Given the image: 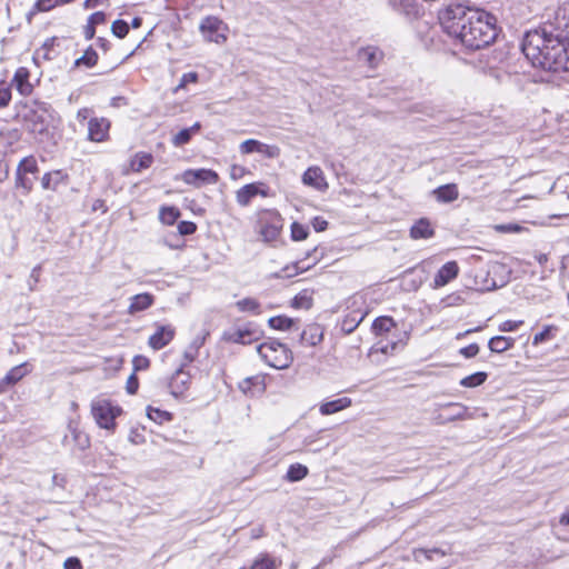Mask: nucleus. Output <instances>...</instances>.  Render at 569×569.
<instances>
[{
    "instance_id": "obj_1",
    "label": "nucleus",
    "mask_w": 569,
    "mask_h": 569,
    "mask_svg": "<svg viewBox=\"0 0 569 569\" xmlns=\"http://www.w3.org/2000/svg\"><path fill=\"white\" fill-rule=\"evenodd\" d=\"M439 22L445 33L469 50L486 48L498 36L495 16L460 3L449 4L440 11Z\"/></svg>"
},
{
    "instance_id": "obj_2",
    "label": "nucleus",
    "mask_w": 569,
    "mask_h": 569,
    "mask_svg": "<svg viewBox=\"0 0 569 569\" xmlns=\"http://www.w3.org/2000/svg\"><path fill=\"white\" fill-rule=\"evenodd\" d=\"M54 109L47 102L33 100L22 106L18 113L26 129L38 136L48 133L54 120Z\"/></svg>"
},
{
    "instance_id": "obj_3",
    "label": "nucleus",
    "mask_w": 569,
    "mask_h": 569,
    "mask_svg": "<svg viewBox=\"0 0 569 569\" xmlns=\"http://www.w3.org/2000/svg\"><path fill=\"white\" fill-rule=\"evenodd\" d=\"M556 32L553 23H549L525 34L521 50L526 58L531 61L532 66L538 67V62H542L545 52L548 50L547 46L553 42Z\"/></svg>"
},
{
    "instance_id": "obj_4",
    "label": "nucleus",
    "mask_w": 569,
    "mask_h": 569,
    "mask_svg": "<svg viewBox=\"0 0 569 569\" xmlns=\"http://www.w3.org/2000/svg\"><path fill=\"white\" fill-rule=\"evenodd\" d=\"M547 49L538 67L550 72L569 71V41L556 32L553 42L547 46Z\"/></svg>"
},
{
    "instance_id": "obj_5",
    "label": "nucleus",
    "mask_w": 569,
    "mask_h": 569,
    "mask_svg": "<svg viewBox=\"0 0 569 569\" xmlns=\"http://www.w3.org/2000/svg\"><path fill=\"white\" fill-rule=\"evenodd\" d=\"M257 351L266 363L274 369H286L293 360L291 350L274 339L259 345Z\"/></svg>"
},
{
    "instance_id": "obj_6",
    "label": "nucleus",
    "mask_w": 569,
    "mask_h": 569,
    "mask_svg": "<svg viewBox=\"0 0 569 569\" xmlns=\"http://www.w3.org/2000/svg\"><path fill=\"white\" fill-rule=\"evenodd\" d=\"M91 412L99 427L111 430L116 427L114 419L121 413V408L112 406L108 400L100 399L92 402Z\"/></svg>"
},
{
    "instance_id": "obj_7",
    "label": "nucleus",
    "mask_w": 569,
    "mask_h": 569,
    "mask_svg": "<svg viewBox=\"0 0 569 569\" xmlns=\"http://www.w3.org/2000/svg\"><path fill=\"white\" fill-rule=\"evenodd\" d=\"M259 234L261 236L262 241L269 243L278 239L283 227V220L278 212L267 211L259 219Z\"/></svg>"
},
{
    "instance_id": "obj_8",
    "label": "nucleus",
    "mask_w": 569,
    "mask_h": 569,
    "mask_svg": "<svg viewBox=\"0 0 569 569\" xmlns=\"http://www.w3.org/2000/svg\"><path fill=\"white\" fill-rule=\"evenodd\" d=\"M200 32L206 40L222 43L227 40L226 31L228 30L227 24L219 18L208 16L202 19L199 26Z\"/></svg>"
},
{
    "instance_id": "obj_9",
    "label": "nucleus",
    "mask_w": 569,
    "mask_h": 569,
    "mask_svg": "<svg viewBox=\"0 0 569 569\" xmlns=\"http://www.w3.org/2000/svg\"><path fill=\"white\" fill-rule=\"evenodd\" d=\"M183 182L197 188L202 184H216L219 181V174L211 169H188L181 176Z\"/></svg>"
},
{
    "instance_id": "obj_10",
    "label": "nucleus",
    "mask_w": 569,
    "mask_h": 569,
    "mask_svg": "<svg viewBox=\"0 0 569 569\" xmlns=\"http://www.w3.org/2000/svg\"><path fill=\"white\" fill-rule=\"evenodd\" d=\"M322 254L323 253H319V249L315 247L312 250L307 252L306 258L293 262L291 266L284 267L282 272L286 277L297 276L315 266L321 259Z\"/></svg>"
},
{
    "instance_id": "obj_11",
    "label": "nucleus",
    "mask_w": 569,
    "mask_h": 569,
    "mask_svg": "<svg viewBox=\"0 0 569 569\" xmlns=\"http://www.w3.org/2000/svg\"><path fill=\"white\" fill-rule=\"evenodd\" d=\"M183 367L184 365H181V367L176 370L168 383L170 395L177 399L184 396L191 383V376L183 370Z\"/></svg>"
},
{
    "instance_id": "obj_12",
    "label": "nucleus",
    "mask_w": 569,
    "mask_h": 569,
    "mask_svg": "<svg viewBox=\"0 0 569 569\" xmlns=\"http://www.w3.org/2000/svg\"><path fill=\"white\" fill-rule=\"evenodd\" d=\"M263 331L254 323L249 322L243 328L237 329L229 336V340L234 343L249 345L262 338Z\"/></svg>"
},
{
    "instance_id": "obj_13",
    "label": "nucleus",
    "mask_w": 569,
    "mask_h": 569,
    "mask_svg": "<svg viewBox=\"0 0 569 569\" xmlns=\"http://www.w3.org/2000/svg\"><path fill=\"white\" fill-rule=\"evenodd\" d=\"M110 121L107 118H91L88 122V139L103 142L109 137Z\"/></svg>"
},
{
    "instance_id": "obj_14",
    "label": "nucleus",
    "mask_w": 569,
    "mask_h": 569,
    "mask_svg": "<svg viewBox=\"0 0 569 569\" xmlns=\"http://www.w3.org/2000/svg\"><path fill=\"white\" fill-rule=\"evenodd\" d=\"M176 333V330L170 325H159L157 330L149 338V346L153 350H160L171 342Z\"/></svg>"
},
{
    "instance_id": "obj_15",
    "label": "nucleus",
    "mask_w": 569,
    "mask_h": 569,
    "mask_svg": "<svg viewBox=\"0 0 569 569\" xmlns=\"http://www.w3.org/2000/svg\"><path fill=\"white\" fill-rule=\"evenodd\" d=\"M441 410L442 411L438 415L437 419L440 423H447L450 421L465 419L468 409L461 403L450 402L442 406Z\"/></svg>"
},
{
    "instance_id": "obj_16",
    "label": "nucleus",
    "mask_w": 569,
    "mask_h": 569,
    "mask_svg": "<svg viewBox=\"0 0 569 569\" xmlns=\"http://www.w3.org/2000/svg\"><path fill=\"white\" fill-rule=\"evenodd\" d=\"M459 273V267L456 261L446 262L433 278V288H441L456 279Z\"/></svg>"
},
{
    "instance_id": "obj_17",
    "label": "nucleus",
    "mask_w": 569,
    "mask_h": 569,
    "mask_svg": "<svg viewBox=\"0 0 569 569\" xmlns=\"http://www.w3.org/2000/svg\"><path fill=\"white\" fill-rule=\"evenodd\" d=\"M302 182L306 186L312 187L316 190L325 191L328 188V183L323 176V171L319 167H310L302 174Z\"/></svg>"
},
{
    "instance_id": "obj_18",
    "label": "nucleus",
    "mask_w": 569,
    "mask_h": 569,
    "mask_svg": "<svg viewBox=\"0 0 569 569\" xmlns=\"http://www.w3.org/2000/svg\"><path fill=\"white\" fill-rule=\"evenodd\" d=\"M260 186H262L261 182H253V183H248V184L243 186L242 188H240L236 192L237 202L241 207H247L256 196L261 194V196L266 197L267 192L264 190H261Z\"/></svg>"
},
{
    "instance_id": "obj_19",
    "label": "nucleus",
    "mask_w": 569,
    "mask_h": 569,
    "mask_svg": "<svg viewBox=\"0 0 569 569\" xmlns=\"http://www.w3.org/2000/svg\"><path fill=\"white\" fill-rule=\"evenodd\" d=\"M29 77L30 72L24 67L18 68L13 76L12 83L22 96H29L33 90V87L29 81Z\"/></svg>"
},
{
    "instance_id": "obj_20",
    "label": "nucleus",
    "mask_w": 569,
    "mask_h": 569,
    "mask_svg": "<svg viewBox=\"0 0 569 569\" xmlns=\"http://www.w3.org/2000/svg\"><path fill=\"white\" fill-rule=\"evenodd\" d=\"M435 236V229L427 218H421L410 228V237L415 240L430 239Z\"/></svg>"
},
{
    "instance_id": "obj_21",
    "label": "nucleus",
    "mask_w": 569,
    "mask_h": 569,
    "mask_svg": "<svg viewBox=\"0 0 569 569\" xmlns=\"http://www.w3.org/2000/svg\"><path fill=\"white\" fill-rule=\"evenodd\" d=\"M322 338L323 332L318 325H310L300 333V341L305 346L315 347L322 341Z\"/></svg>"
},
{
    "instance_id": "obj_22",
    "label": "nucleus",
    "mask_w": 569,
    "mask_h": 569,
    "mask_svg": "<svg viewBox=\"0 0 569 569\" xmlns=\"http://www.w3.org/2000/svg\"><path fill=\"white\" fill-rule=\"evenodd\" d=\"M381 59L382 52L377 47L369 46L358 51V60L370 68H376Z\"/></svg>"
},
{
    "instance_id": "obj_23",
    "label": "nucleus",
    "mask_w": 569,
    "mask_h": 569,
    "mask_svg": "<svg viewBox=\"0 0 569 569\" xmlns=\"http://www.w3.org/2000/svg\"><path fill=\"white\" fill-rule=\"evenodd\" d=\"M154 297L148 292L136 295L131 298L129 313L133 315L143 311L153 305Z\"/></svg>"
},
{
    "instance_id": "obj_24",
    "label": "nucleus",
    "mask_w": 569,
    "mask_h": 569,
    "mask_svg": "<svg viewBox=\"0 0 569 569\" xmlns=\"http://www.w3.org/2000/svg\"><path fill=\"white\" fill-rule=\"evenodd\" d=\"M433 194L439 202L449 203L458 199L459 192L457 184L448 183L433 190Z\"/></svg>"
},
{
    "instance_id": "obj_25",
    "label": "nucleus",
    "mask_w": 569,
    "mask_h": 569,
    "mask_svg": "<svg viewBox=\"0 0 569 569\" xmlns=\"http://www.w3.org/2000/svg\"><path fill=\"white\" fill-rule=\"evenodd\" d=\"M552 23L557 32L569 41V7L560 8L556 13L555 22Z\"/></svg>"
},
{
    "instance_id": "obj_26",
    "label": "nucleus",
    "mask_w": 569,
    "mask_h": 569,
    "mask_svg": "<svg viewBox=\"0 0 569 569\" xmlns=\"http://www.w3.org/2000/svg\"><path fill=\"white\" fill-rule=\"evenodd\" d=\"M67 177L61 170L47 172L41 179V186L44 190H57L59 184L66 181Z\"/></svg>"
},
{
    "instance_id": "obj_27",
    "label": "nucleus",
    "mask_w": 569,
    "mask_h": 569,
    "mask_svg": "<svg viewBox=\"0 0 569 569\" xmlns=\"http://www.w3.org/2000/svg\"><path fill=\"white\" fill-rule=\"evenodd\" d=\"M515 338L496 336L489 340L488 347L492 352L501 353L512 348L515 346Z\"/></svg>"
},
{
    "instance_id": "obj_28",
    "label": "nucleus",
    "mask_w": 569,
    "mask_h": 569,
    "mask_svg": "<svg viewBox=\"0 0 569 569\" xmlns=\"http://www.w3.org/2000/svg\"><path fill=\"white\" fill-rule=\"evenodd\" d=\"M351 406V399L343 397L332 401L325 402L320 406V412L323 416L336 413Z\"/></svg>"
},
{
    "instance_id": "obj_29",
    "label": "nucleus",
    "mask_w": 569,
    "mask_h": 569,
    "mask_svg": "<svg viewBox=\"0 0 569 569\" xmlns=\"http://www.w3.org/2000/svg\"><path fill=\"white\" fill-rule=\"evenodd\" d=\"M281 561L271 557L268 553L259 555L250 567H242L240 569H278Z\"/></svg>"
},
{
    "instance_id": "obj_30",
    "label": "nucleus",
    "mask_w": 569,
    "mask_h": 569,
    "mask_svg": "<svg viewBox=\"0 0 569 569\" xmlns=\"http://www.w3.org/2000/svg\"><path fill=\"white\" fill-rule=\"evenodd\" d=\"M201 129L200 122H196L190 128H184L180 130L177 134L172 138V143L174 147H182L191 140L192 136L197 133Z\"/></svg>"
},
{
    "instance_id": "obj_31",
    "label": "nucleus",
    "mask_w": 569,
    "mask_h": 569,
    "mask_svg": "<svg viewBox=\"0 0 569 569\" xmlns=\"http://www.w3.org/2000/svg\"><path fill=\"white\" fill-rule=\"evenodd\" d=\"M408 339H409V335H408V332L405 331L401 333V337L396 341L390 340V341H387L385 345H382V341H380L378 343L379 345L378 350L385 355H392L399 348H403L407 345Z\"/></svg>"
},
{
    "instance_id": "obj_32",
    "label": "nucleus",
    "mask_w": 569,
    "mask_h": 569,
    "mask_svg": "<svg viewBox=\"0 0 569 569\" xmlns=\"http://www.w3.org/2000/svg\"><path fill=\"white\" fill-rule=\"evenodd\" d=\"M153 162V157L151 153L147 152H138L130 161V167L132 171L140 172L143 169L149 168Z\"/></svg>"
},
{
    "instance_id": "obj_33",
    "label": "nucleus",
    "mask_w": 569,
    "mask_h": 569,
    "mask_svg": "<svg viewBox=\"0 0 569 569\" xmlns=\"http://www.w3.org/2000/svg\"><path fill=\"white\" fill-rule=\"evenodd\" d=\"M239 388L244 393L253 395V388H256L258 392H262L264 390L263 378L259 376L248 377L240 382Z\"/></svg>"
},
{
    "instance_id": "obj_34",
    "label": "nucleus",
    "mask_w": 569,
    "mask_h": 569,
    "mask_svg": "<svg viewBox=\"0 0 569 569\" xmlns=\"http://www.w3.org/2000/svg\"><path fill=\"white\" fill-rule=\"evenodd\" d=\"M29 371L30 370L28 368L27 362L16 366L7 372V375L4 376V381L9 382L10 386H13L18 381H20L24 376H27Z\"/></svg>"
},
{
    "instance_id": "obj_35",
    "label": "nucleus",
    "mask_w": 569,
    "mask_h": 569,
    "mask_svg": "<svg viewBox=\"0 0 569 569\" xmlns=\"http://www.w3.org/2000/svg\"><path fill=\"white\" fill-rule=\"evenodd\" d=\"M268 323H269L270 328H272L274 330L286 331V330L292 329L296 326L297 321L287 316H276V317H271L268 320Z\"/></svg>"
},
{
    "instance_id": "obj_36",
    "label": "nucleus",
    "mask_w": 569,
    "mask_h": 569,
    "mask_svg": "<svg viewBox=\"0 0 569 569\" xmlns=\"http://www.w3.org/2000/svg\"><path fill=\"white\" fill-rule=\"evenodd\" d=\"M98 59L99 57L96 50L92 47H89L81 57L74 60L73 67L79 68L84 66L87 68H92L97 64Z\"/></svg>"
},
{
    "instance_id": "obj_37",
    "label": "nucleus",
    "mask_w": 569,
    "mask_h": 569,
    "mask_svg": "<svg viewBox=\"0 0 569 569\" xmlns=\"http://www.w3.org/2000/svg\"><path fill=\"white\" fill-rule=\"evenodd\" d=\"M393 328H396V322L391 317H378L372 323L376 335L389 333Z\"/></svg>"
},
{
    "instance_id": "obj_38",
    "label": "nucleus",
    "mask_w": 569,
    "mask_h": 569,
    "mask_svg": "<svg viewBox=\"0 0 569 569\" xmlns=\"http://www.w3.org/2000/svg\"><path fill=\"white\" fill-rule=\"evenodd\" d=\"M236 307L241 312H251L253 315L261 313V307L257 299L254 298H243L236 302Z\"/></svg>"
},
{
    "instance_id": "obj_39",
    "label": "nucleus",
    "mask_w": 569,
    "mask_h": 569,
    "mask_svg": "<svg viewBox=\"0 0 569 569\" xmlns=\"http://www.w3.org/2000/svg\"><path fill=\"white\" fill-rule=\"evenodd\" d=\"M309 470L301 463L290 465L286 475V479L291 482L300 481L307 477Z\"/></svg>"
},
{
    "instance_id": "obj_40",
    "label": "nucleus",
    "mask_w": 569,
    "mask_h": 569,
    "mask_svg": "<svg viewBox=\"0 0 569 569\" xmlns=\"http://www.w3.org/2000/svg\"><path fill=\"white\" fill-rule=\"evenodd\" d=\"M147 416L152 421L162 425L163 422L171 421L173 416L169 411H164L158 408H153L151 406L147 407Z\"/></svg>"
},
{
    "instance_id": "obj_41",
    "label": "nucleus",
    "mask_w": 569,
    "mask_h": 569,
    "mask_svg": "<svg viewBox=\"0 0 569 569\" xmlns=\"http://www.w3.org/2000/svg\"><path fill=\"white\" fill-rule=\"evenodd\" d=\"M180 217V211L176 207H162L160 210L159 218L162 223L171 226Z\"/></svg>"
},
{
    "instance_id": "obj_42",
    "label": "nucleus",
    "mask_w": 569,
    "mask_h": 569,
    "mask_svg": "<svg viewBox=\"0 0 569 569\" xmlns=\"http://www.w3.org/2000/svg\"><path fill=\"white\" fill-rule=\"evenodd\" d=\"M488 375L479 371L467 376L460 380V385L466 388H475L482 385L487 380Z\"/></svg>"
},
{
    "instance_id": "obj_43",
    "label": "nucleus",
    "mask_w": 569,
    "mask_h": 569,
    "mask_svg": "<svg viewBox=\"0 0 569 569\" xmlns=\"http://www.w3.org/2000/svg\"><path fill=\"white\" fill-rule=\"evenodd\" d=\"M38 170L37 160L32 156L23 158L17 168V172L22 174L37 173Z\"/></svg>"
},
{
    "instance_id": "obj_44",
    "label": "nucleus",
    "mask_w": 569,
    "mask_h": 569,
    "mask_svg": "<svg viewBox=\"0 0 569 569\" xmlns=\"http://www.w3.org/2000/svg\"><path fill=\"white\" fill-rule=\"evenodd\" d=\"M291 306L298 309H310L312 307V298L306 291L300 292L292 299Z\"/></svg>"
},
{
    "instance_id": "obj_45",
    "label": "nucleus",
    "mask_w": 569,
    "mask_h": 569,
    "mask_svg": "<svg viewBox=\"0 0 569 569\" xmlns=\"http://www.w3.org/2000/svg\"><path fill=\"white\" fill-rule=\"evenodd\" d=\"M258 153H261L268 159H276L280 156V148L276 144H267L260 141Z\"/></svg>"
},
{
    "instance_id": "obj_46",
    "label": "nucleus",
    "mask_w": 569,
    "mask_h": 569,
    "mask_svg": "<svg viewBox=\"0 0 569 569\" xmlns=\"http://www.w3.org/2000/svg\"><path fill=\"white\" fill-rule=\"evenodd\" d=\"M308 234H309V230L306 226H303L299 222H293L291 224V239L293 241L305 240V239H307Z\"/></svg>"
},
{
    "instance_id": "obj_47",
    "label": "nucleus",
    "mask_w": 569,
    "mask_h": 569,
    "mask_svg": "<svg viewBox=\"0 0 569 569\" xmlns=\"http://www.w3.org/2000/svg\"><path fill=\"white\" fill-rule=\"evenodd\" d=\"M557 330H558V328L556 326H552V325L546 326L541 332L535 335L532 343L539 345V343L550 340L553 337L552 332L557 331Z\"/></svg>"
},
{
    "instance_id": "obj_48",
    "label": "nucleus",
    "mask_w": 569,
    "mask_h": 569,
    "mask_svg": "<svg viewBox=\"0 0 569 569\" xmlns=\"http://www.w3.org/2000/svg\"><path fill=\"white\" fill-rule=\"evenodd\" d=\"M58 6H60L58 0H37V2L34 3V6L31 10V13L47 12Z\"/></svg>"
},
{
    "instance_id": "obj_49",
    "label": "nucleus",
    "mask_w": 569,
    "mask_h": 569,
    "mask_svg": "<svg viewBox=\"0 0 569 569\" xmlns=\"http://www.w3.org/2000/svg\"><path fill=\"white\" fill-rule=\"evenodd\" d=\"M111 31L117 38L123 39L129 32V24L124 20L118 19L112 22Z\"/></svg>"
},
{
    "instance_id": "obj_50",
    "label": "nucleus",
    "mask_w": 569,
    "mask_h": 569,
    "mask_svg": "<svg viewBox=\"0 0 569 569\" xmlns=\"http://www.w3.org/2000/svg\"><path fill=\"white\" fill-rule=\"evenodd\" d=\"M202 345V341H199V340H194L192 341V343L184 350L183 352V358L186 360V363H183L184 366L187 363H190L192 362L197 356H198V352H199V349Z\"/></svg>"
},
{
    "instance_id": "obj_51",
    "label": "nucleus",
    "mask_w": 569,
    "mask_h": 569,
    "mask_svg": "<svg viewBox=\"0 0 569 569\" xmlns=\"http://www.w3.org/2000/svg\"><path fill=\"white\" fill-rule=\"evenodd\" d=\"M260 141L256 139H248L240 143L239 151L241 154H250L258 152Z\"/></svg>"
},
{
    "instance_id": "obj_52",
    "label": "nucleus",
    "mask_w": 569,
    "mask_h": 569,
    "mask_svg": "<svg viewBox=\"0 0 569 569\" xmlns=\"http://www.w3.org/2000/svg\"><path fill=\"white\" fill-rule=\"evenodd\" d=\"M16 187L23 189L24 193L28 194L33 187V181H32V179L28 178L26 174L17 172Z\"/></svg>"
},
{
    "instance_id": "obj_53",
    "label": "nucleus",
    "mask_w": 569,
    "mask_h": 569,
    "mask_svg": "<svg viewBox=\"0 0 569 569\" xmlns=\"http://www.w3.org/2000/svg\"><path fill=\"white\" fill-rule=\"evenodd\" d=\"M11 100V89L6 81H0V108H4Z\"/></svg>"
},
{
    "instance_id": "obj_54",
    "label": "nucleus",
    "mask_w": 569,
    "mask_h": 569,
    "mask_svg": "<svg viewBox=\"0 0 569 569\" xmlns=\"http://www.w3.org/2000/svg\"><path fill=\"white\" fill-rule=\"evenodd\" d=\"M73 440L79 447L80 450H84L89 447L90 440L89 437L86 433H82L80 431H77L76 429L72 430Z\"/></svg>"
},
{
    "instance_id": "obj_55",
    "label": "nucleus",
    "mask_w": 569,
    "mask_h": 569,
    "mask_svg": "<svg viewBox=\"0 0 569 569\" xmlns=\"http://www.w3.org/2000/svg\"><path fill=\"white\" fill-rule=\"evenodd\" d=\"M197 230V224L192 221H180L178 223V232L181 236H190L193 234Z\"/></svg>"
},
{
    "instance_id": "obj_56",
    "label": "nucleus",
    "mask_w": 569,
    "mask_h": 569,
    "mask_svg": "<svg viewBox=\"0 0 569 569\" xmlns=\"http://www.w3.org/2000/svg\"><path fill=\"white\" fill-rule=\"evenodd\" d=\"M132 365H133L134 372L141 371V370H147L150 366V360L144 356L138 355L133 358Z\"/></svg>"
},
{
    "instance_id": "obj_57",
    "label": "nucleus",
    "mask_w": 569,
    "mask_h": 569,
    "mask_svg": "<svg viewBox=\"0 0 569 569\" xmlns=\"http://www.w3.org/2000/svg\"><path fill=\"white\" fill-rule=\"evenodd\" d=\"M362 317L359 318L358 320L350 316L346 317V319L342 322V330L347 333H351L359 326Z\"/></svg>"
},
{
    "instance_id": "obj_58",
    "label": "nucleus",
    "mask_w": 569,
    "mask_h": 569,
    "mask_svg": "<svg viewBox=\"0 0 569 569\" xmlns=\"http://www.w3.org/2000/svg\"><path fill=\"white\" fill-rule=\"evenodd\" d=\"M523 323L522 320H518V321H513V320H507V321H503L500 326H499V330L501 332H511V331H516L521 325Z\"/></svg>"
},
{
    "instance_id": "obj_59",
    "label": "nucleus",
    "mask_w": 569,
    "mask_h": 569,
    "mask_svg": "<svg viewBox=\"0 0 569 569\" xmlns=\"http://www.w3.org/2000/svg\"><path fill=\"white\" fill-rule=\"evenodd\" d=\"M138 388H139V381H138L136 373L133 372L128 378L126 389L129 395H134L138 391Z\"/></svg>"
},
{
    "instance_id": "obj_60",
    "label": "nucleus",
    "mask_w": 569,
    "mask_h": 569,
    "mask_svg": "<svg viewBox=\"0 0 569 569\" xmlns=\"http://www.w3.org/2000/svg\"><path fill=\"white\" fill-rule=\"evenodd\" d=\"M460 353L466 358H473L479 353V346L477 343H471L467 347L461 348Z\"/></svg>"
},
{
    "instance_id": "obj_61",
    "label": "nucleus",
    "mask_w": 569,
    "mask_h": 569,
    "mask_svg": "<svg viewBox=\"0 0 569 569\" xmlns=\"http://www.w3.org/2000/svg\"><path fill=\"white\" fill-rule=\"evenodd\" d=\"M40 272H41V266L40 264L36 266L32 269V271L30 273V277H29V281H28L30 290H34V287H36V284L39 281Z\"/></svg>"
},
{
    "instance_id": "obj_62",
    "label": "nucleus",
    "mask_w": 569,
    "mask_h": 569,
    "mask_svg": "<svg viewBox=\"0 0 569 569\" xmlns=\"http://www.w3.org/2000/svg\"><path fill=\"white\" fill-rule=\"evenodd\" d=\"M246 173V168L240 164H232L230 168V178L232 180H238L243 177Z\"/></svg>"
},
{
    "instance_id": "obj_63",
    "label": "nucleus",
    "mask_w": 569,
    "mask_h": 569,
    "mask_svg": "<svg viewBox=\"0 0 569 569\" xmlns=\"http://www.w3.org/2000/svg\"><path fill=\"white\" fill-rule=\"evenodd\" d=\"M106 14L104 12L102 11H97L94 13H92L89 18H88V21L89 23L91 24H94V26H98V24H102L106 22Z\"/></svg>"
},
{
    "instance_id": "obj_64",
    "label": "nucleus",
    "mask_w": 569,
    "mask_h": 569,
    "mask_svg": "<svg viewBox=\"0 0 569 569\" xmlns=\"http://www.w3.org/2000/svg\"><path fill=\"white\" fill-rule=\"evenodd\" d=\"M64 569H82L81 561L76 557L68 558L63 563Z\"/></svg>"
}]
</instances>
